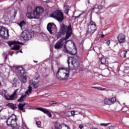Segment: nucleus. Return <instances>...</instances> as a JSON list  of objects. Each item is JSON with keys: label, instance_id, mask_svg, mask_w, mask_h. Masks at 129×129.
I'll return each mask as SVG.
<instances>
[{"label": "nucleus", "instance_id": "nucleus-1", "mask_svg": "<svg viewBox=\"0 0 129 129\" xmlns=\"http://www.w3.org/2000/svg\"><path fill=\"white\" fill-rule=\"evenodd\" d=\"M60 33L61 35H65V38H61L60 40L58 41L54 45V48L59 50L61 49L63 46H66V44L68 43V39L71 37L72 35V27L71 24L68 26H66L64 24L61 25Z\"/></svg>", "mask_w": 129, "mask_h": 129}, {"label": "nucleus", "instance_id": "nucleus-2", "mask_svg": "<svg viewBox=\"0 0 129 129\" xmlns=\"http://www.w3.org/2000/svg\"><path fill=\"white\" fill-rule=\"evenodd\" d=\"M18 118L15 114H13L7 120L6 123L8 126H12L13 129H19L20 125L17 124Z\"/></svg>", "mask_w": 129, "mask_h": 129}, {"label": "nucleus", "instance_id": "nucleus-3", "mask_svg": "<svg viewBox=\"0 0 129 129\" xmlns=\"http://www.w3.org/2000/svg\"><path fill=\"white\" fill-rule=\"evenodd\" d=\"M17 10H13L12 8H9L7 10V13H6L4 15L5 22H6V23H9L10 22V20H11V17H13V18L15 19L17 16Z\"/></svg>", "mask_w": 129, "mask_h": 129}, {"label": "nucleus", "instance_id": "nucleus-4", "mask_svg": "<svg viewBox=\"0 0 129 129\" xmlns=\"http://www.w3.org/2000/svg\"><path fill=\"white\" fill-rule=\"evenodd\" d=\"M68 43H69L70 46L64 45L63 51L66 52L71 55H76L77 53V48L73 47V42L72 41L68 40Z\"/></svg>", "mask_w": 129, "mask_h": 129}, {"label": "nucleus", "instance_id": "nucleus-5", "mask_svg": "<svg viewBox=\"0 0 129 129\" xmlns=\"http://www.w3.org/2000/svg\"><path fill=\"white\" fill-rule=\"evenodd\" d=\"M56 77L59 80H66L69 77V71L59 69L56 73Z\"/></svg>", "mask_w": 129, "mask_h": 129}, {"label": "nucleus", "instance_id": "nucleus-6", "mask_svg": "<svg viewBox=\"0 0 129 129\" xmlns=\"http://www.w3.org/2000/svg\"><path fill=\"white\" fill-rule=\"evenodd\" d=\"M50 16L51 18H53V19L56 20V21H58V22H59V23H62L64 20V15L63 14V12L60 10L54 11L50 15Z\"/></svg>", "mask_w": 129, "mask_h": 129}, {"label": "nucleus", "instance_id": "nucleus-7", "mask_svg": "<svg viewBox=\"0 0 129 129\" xmlns=\"http://www.w3.org/2000/svg\"><path fill=\"white\" fill-rule=\"evenodd\" d=\"M16 70L17 74L21 77V80L23 83H26L27 82V76H24L25 74V70L23 67L20 66H18L16 67Z\"/></svg>", "mask_w": 129, "mask_h": 129}, {"label": "nucleus", "instance_id": "nucleus-8", "mask_svg": "<svg viewBox=\"0 0 129 129\" xmlns=\"http://www.w3.org/2000/svg\"><path fill=\"white\" fill-rule=\"evenodd\" d=\"M33 33L30 32L29 30H25L21 35V39L22 41H29L30 39H31Z\"/></svg>", "mask_w": 129, "mask_h": 129}, {"label": "nucleus", "instance_id": "nucleus-9", "mask_svg": "<svg viewBox=\"0 0 129 129\" xmlns=\"http://www.w3.org/2000/svg\"><path fill=\"white\" fill-rule=\"evenodd\" d=\"M0 36L3 39H8L9 36V29L4 26H0Z\"/></svg>", "mask_w": 129, "mask_h": 129}, {"label": "nucleus", "instance_id": "nucleus-10", "mask_svg": "<svg viewBox=\"0 0 129 129\" xmlns=\"http://www.w3.org/2000/svg\"><path fill=\"white\" fill-rule=\"evenodd\" d=\"M33 90V88L31 85L28 87V90L25 92V94L23 95L18 100V102H23L26 98H27V95H30L32 94V91Z\"/></svg>", "mask_w": 129, "mask_h": 129}, {"label": "nucleus", "instance_id": "nucleus-11", "mask_svg": "<svg viewBox=\"0 0 129 129\" xmlns=\"http://www.w3.org/2000/svg\"><path fill=\"white\" fill-rule=\"evenodd\" d=\"M9 46L11 47L12 45H14V47L11 48V50H20V45L23 44V43H21L19 41H13L8 42Z\"/></svg>", "mask_w": 129, "mask_h": 129}, {"label": "nucleus", "instance_id": "nucleus-12", "mask_svg": "<svg viewBox=\"0 0 129 129\" xmlns=\"http://www.w3.org/2000/svg\"><path fill=\"white\" fill-rule=\"evenodd\" d=\"M34 11L36 17L38 18L44 13V9L42 7H37L35 9Z\"/></svg>", "mask_w": 129, "mask_h": 129}, {"label": "nucleus", "instance_id": "nucleus-13", "mask_svg": "<svg viewBox=\"0 0 129 129\" xmlns=\"http://www.w3.org/2000/svg\"><path fill=\"white\" fill-rule=\"evenodd\" d=\"M19 90V89L16 90L12 95L8 97L5 95V97H6L8 100H14V99H16L18 95H20V93H18Z\"/></svg>", "mask_w": 129, "mask_h": 129}, {"label": "nucleus", "instance_id": "nucleus-14", "mask_svg": "<svg viewBox=\"0 0 129 129\" xmlns=\"http://www.w3.org/2000/svg\"><path fill=\"white\" fill-rule=\"evenodd\" d=\"M56 28V25L53 23H49L47 24V29L51 35L53 34L54 29Z\"/></svg>", "mask_w": 129, "mask_h": 129}, {"label": "nucleus", "instance_id": "nucleus-15", "mask_svg": "<svg viewBox=\"0 0 129 129\" xmlns=\"http://www.w3.org/2000/svg\"><path fill=\"white\" fill-rule=\"evenodd\" d=\"M26 17L31 20V19H38L37 15H36V14L35 13V11H29V9H28V13L26 14Z\"/></svg>", "mask_w": 129, "mask_h": 129}, {"label": "nucleus", "instance_id": "nucleus-16", "mask_svg": "<svg viewBox=\"0 0 129 129\" xmlns=\"http://www.w3.org/2000/svg\"><path fill=\"white\" fill-rule=\"evenodd\" d=\"M117 40L120 44H123L125 42V36L123 34H120L117 37Z\"/></svg>", "mask_w": 129, "mask_h": 129}, {"label": "nucleus", "instance_id": "nucleus-17", "mask_svg": "<svg viewBox=\"0 0 129 129\" xmlns=\"http://www.w3.org/2000/svg\"><path fill=\"white\" fill-rule=\"evenodd\" d=\"M36 80H38V78L35 79L34 81L33 80L30 81V84H32L33 85L35 89H36V88H38V87H39L40 85V84H39L40 81H38L37 82L36 81Z\"/></svg>", "mask_w": 129, "mask_h": 129}, {"label": "nucleus", "instance_id": "nucleus-18", "mask_svg": "<svg viewBox=\"0 0 129 129\" xmlns=\"http://www.w3.org/2000/svg\"><path fill=\"white\" fill-rule=\"evenodd\" d=\"M36 109L37 110H40V111H42L43 112V113H45V114H47L48 116L49 117H52V114H51V112L49 111L46 109H44L43 108H36Z\"/></svg>", "mask_w": 129, "mask_h": 129}, {"label": "nucleus", "instance_id": "nucleus-19", "mask_svg": "<svg viewBox=\"0 0 129 129\" xmlns=\"http://www.w3.org/2000/svg\"><path fill=\"white\" fill-rule=\"evenodd\" d=\"M72 65H73L74 69H77L79 67V62L76 58H73Z\"/></svg>", "mask_w": 129, "mask_h": 129}, {"label": "nucleus", "instance_id": "nucleus-20", "mask_svg": "<svg viewBox=\"0 0 129 129\" xmlns=\"http://www.w3.org/2000/svg\"><path fill=\"white\" fill-rule=\"evenodd\" d=\"M7 106L9 107V108H11L13 110H16L17 109V104H13L12 103H9L7 104Z\"/></svg>", "mask_w": 129, "mask_h": 129}, {"label": "nucleus", "instance_id": "nucleus-21", "mask_svg": "<svg viewBox=\"0 0 129 129\" xmlns=\"http://www.w3.org/2000/svg\"><path fill=\"white\" fill-rule=\"evenodd\" d=\"M25 105H26L25 103L24 104L19 103L18 105V108L19 110L23 111V112H26V110L24 109V107H25Z\"/></svg>", "mask_w": 129, "mask_h": 129}, {"label": "nucleus", "instance_id": "nucleus-22", "mask_svg": "<svg viewBox=\"0 0 129 129\" xmlns=\"http://www.w3.org/2000/svg\"><path fill=\"white\" fill-rule=\"evenodd\" d=\"M54 127L56 129H61L63 128V125L59 123L58 122H56L54 123Z\"/></svg>", "mask_w": 129, "mask_h": 129}, {"label": "nucleus", "instance_id": "nucleus-23", "mask_svg": "<svg viewBox=\"0 0 129 129\" xmlns=\"http://www.w3.org/2000/svg\"><path fill=\"white\" fill-rule=\"evenodd\" d=\"M104 103L105 104L107 105H111V102L110 101V99L106 98L104 100Z\"/></svg>", "mask_w": 129, "mask_h": 129}, {"label": "nucleus", "instance_id": "nucleus-24", "mask_svg": "<svg viewBox=\"0 0 129 129\" xmlns=\"http://www.w3.org/2000/svg\"><path fill=\"white\" fill-rule=\"evenodd\" d=\"M40 38L42 39V40H48V36L45 34L42 33L40 35Z\"/></svg>", "mask_w": 129, "mask_h": 129}, {"label": "nucleus", "instance_id": "nucleus-25", "mask_svg": "<svg viewBox=\"0 0 129 129\" xmlns=\"http://www.w3.org/2000/svg\"><path fill=\"white\" fill-rule=\"evenodd\" d=\"M19 26H20L21 29H23V27H24L26 25V22L24 21H21L20 23L18 24Z\"/></svg>", "mask_w": 129, "mask_h": 129}, {"label": "nucleus", "instance_id": "nucleus-26", "mask_svg": "<svg viewBox=\"0 0 129 129\" xmlns=\"http://www.w3.org/2000/svg\"><path fill=\"white\" fill-rule=\"evenodd\" d=\"M101 64H107V61L106 60V58L104 57H102L101 59Z\"/></svg>", "mask_w": 129, "mask_h": 129}, {"label": "nucleus", "instance_id": "nucleus-27", "mask_svg": "<svg viewBox=\"0 0 129 129\" xmlns=\"http://www.w3.org/2000/svg\"><path fill=\"white\" fill-rule=\"evenodd\" d=\"M62 113L67 116H71V112L70 111H63Z\"/></svg>", "mask_w": 129, "mask_h": 129}, {"label": "nucleus", "instance_id": "nucleus-28", "mask_svg": "<svg viewBox=\"0 0 129 129\" xmlns=\"http://www.w3.org/2000/svg\"><path fill=\"white\" fill-rule=\"evenodd\" d=\"M62 129H71L69 125H67L66 124L63 123L62 124Z\"/></svg>", "mask_w": 129, "mask_h": 129}, {"label": "nucleus", "instance_id": "nucleus-29", "mask_svg": "<svg viewBox=\"0 0 129 129\" xmlns=\"http://www.w3.org/2000/svg\"><path fill=\"white\" fill-rule=\"evenodd\" d=\"M116 101V98H115V97H112L110 100L111 104H113Z\"/></svg>", "mask_w": 129, "mask_h": 129}, {"label": "nucleus", "instance_id": "nucleus-30", "mask_svg": "<svg viewBox=\"0 0 129 129\" xmlns=\"http://www.w3.org/2000/svg\"><path fill=\"white\" fill-rule=\"evenodd\" d=\"M90 26H93L94 27V28H96V24H95V22L91 21L90 22Z\"/></svg>", "mask_w": 129, "mask_h": 129}, {"label": "nucleus", "instance_id": "nucleus-31", "mask_svg": "<svg viewBox=\"0 0 129 129\" xmlns=\"http://www.w3.org/2000/svg\"><path fill=\"white\" fill-rule=\"evenodd\" d=\"M95 9H97V5H94L93 7L90 10V12L92 13V12H93Z\"/></svg>", "mask_w": 129, "mask_h": 129}, {"label": "nucleus", "instance_id": "nucleus-32", "mask_svg": "<svg viewBox=\"0 0 129 129\" xmlns=\"http://www.w3.org/2000/svg\"><path fill=\"white\" fill-rule=\"evenodd\" d=\"M109 124H110V123H101L100 124V125H103L104 126H107V125H109Z\"/></svg>", "mask_w": 129, "mask_h": 129}, {"label": "nucleus", "instance_id": "nucleus-33", "mask_svg": "<svg viewBox=\"0 0 129 129\" xmlns=\"http://www.w3.org/2000/svg\"><path fill=\"white\" fill-rule=\"evenodd\" d=\"M97 9L98 10H102V9H103V6L102 5H99L97 7Z\"/></svg>", "mask_w": 129, "mask_h": 129}, {"label": "nucleus", "instance_id": "nucleus-34", "mask_svg": "<svg viewBox=\"0 0 129 129\" xmlns=\"http://www.w3.org/2000/svg\"><path fill=\"white\" fill-rule=\"evenodd\" d=\"M75 112L76 111H72L71 112V116H74V115H75Z\"/></svg>", "mask_w": 129, "mask_h": 129}, {"label": "nucleus", "instance_id": "nucleus-35", "mask_svg": "<svg viewBox=\"0 0 129 129\" xmlns=\"http://www.w3.org/2000/svg\"><path fill=\"white\" fill-rule=\"evenodd\" d=\"M126 53H127V51H123V56L124 57V58H125V57H126Z\"/></svg>", "mask_w": 129, "mask_h": 129}, {"label": "nucleus", "instance_id": "nucleus-36", "mask_svg": "<svg viewBox=\"0 0 129 129\" xmlns=\"http://www.w3.org/2000/svg\"><path fill=\"white\" fill-rule=\"evenodd\" d=\"M82 16V14H79L78 16H75L74 18L75 19H78V18H80Z\"/></svg>", "mask_w": 129, "mask_h": 129}, {"label": "nucleus", "instance_id": "nucleus-37", "mask_svg": "<svg viewBox=\"0 0 129 129\" xmlns=\"http://www.w3.org/2000/svg\"><path fill=\"white\" fill-rule=\"evenodd\" d=\"M52 2V0H46V1H44L43 3H46V4H49V3H51Z\"/></svg>", "mask_w": 129, "mask_h": 129}, {"label": "nucleus", "instance_id": "nucleus-38", "mask_svg": "<svg viewBox=\"0 0 129 129\" xmlns=\"http://www.w3.org/2000/svg\"><path fill=\"white\" fill-rule=\"evenodd\" d=\"M69 12V9H66L64 11V13L65 14H66V15H68Z\"/></svg>", "mask_w": 129, "mask_h": 129}, {"label": "nucleus", "instance_id": "nucleus-39", "mask_svg": "<svg viewBox=\"0 0 129 129\" xmlns=\"http://www.w3.org/2000/svg\"><path fill=\"white\" fill-rule=\"evenodd\" d=\"M36 124L37 125H41V121H37L36 122Z\"/></svg>", "mask_w": 129, "mask_h": 129}, {"label": "nucleus", "instance_id": "nucleus-40", "mask_svg": "<svg viewBox=\"0 0 129 129\" xmlns=\"http://www.w3.org/2000/svg\"><path fill=\"white\" fill-rule=\"evenodd\" d=\"M56 103L57 102L56 101H52L50 102V104H56Z\"/></svg>", "mask_w": 129, "mask_h": 129}, {"label": "nucleus", "instance_id": "nucleus-41", "mask_svg": "<svg viewBox=\"0 0 129 129\" xmlns=\"http://www.w3.org/2000/svg\"><path fill=\"white\" fill-rule=\"evenodd\" d=\"M79 127V128L82 129L83 128V127H84V126L83 125V124H80Z\"/></svg>", "mask_w": 129, "mask_h": 129}, {"label": "nucleus", "instance_id": "nucleus-42", "mask_svg": "<svg viewBox=\"0 0 129 129\" xmlns=\"http://www.w3.org/2000/svg\"><path fill=\"white\" fill-rule=\"evenodd\" d=\"M107 45L109 46V44H110V40H108L106 42Z\"/></svg>", "mask_w": 129, "mask_h": 129}, {"label": "nucleus", "instance_id": "nucleus-43", "mask_svg": "<svg viewBox=\"0 0 129 129\" xmlns=\"http://www.w3.org/2000/svg\"><path fill=\"white\" fill-rule=\"evenodd\" d=\"M109 129H114V126L113 125H111L109 127Z\"/></svg>", "mask_w": 129, "mask_h": 129}, {"label": "nucleus", "instance_id": "nucleus-44", "mask_svg": "<svg viewBox=\"0 0 129 129\" xmlns=\"http://www.w3.org/2000/svg\"><path fill=\"white\" fill-rule=\"evenodd\" d=\"M67 63L69 65V67H70V65H69L70 64V61H69V58H68V60H67Z\"/></svg>", "mask_w": 129, "mask_h": 129}, {"label": "nucleus", "instance_id": "nucleus-45", "mask_svg": "<svg viewBox=\"0 0 129 129\" xmlns=\"http://www.w3.org/2000/svg\"><path fill=\"white\" fill-rule=\"evenodd\" d=\"M67 109H71V107L70 106H67Z\"/></svg>", "mask_w": 129, "mask_h": 129}, {"label": "nucleus", "instance_id": "nucleus-46", "mask_svg": "<svg viewBox=\"0 0 129 129\" xmlns=\"http://www.w3.org/2000/svg\"><path fill=\"white\" fill-rule=\"evenodd\" d=\"M11 2H13V3H16V2H17V1L18 0H10Z\"/></svg>", "mask_w": 129, "mask_h": 129}, {"label": "nucleus", "instance_id": "nucleus-47", "mask_svg": "<svg viewBox=\"0 0 129 129\" xmlns=\"http://www.w3.org/2000/svg\"><path fill=\"white\" fill-rule=\"evenodd\" d=\"M24 125H25V127L26 129H29V128L28 127V126H27L26 124H25Z\"/></svg>", "mask_w": 129, "mask_h": 129}, {"label": "nucleus", "instance_id": "nucleus-48", "mask_svg": "<svg viewBox=\"0 0 129 129\" xmlns=\"http://www.w3.org/2000/svg\"><path fill=\"white\" fill-rule=\"evenodd\" d=\"M19 52H20L21 53H23V51H22V50H20L19 51L16 52V54H18Z\"/></svg>", "mask_w": 129, "mask_h": 129}, {"label": "nucleus", "instance_id": "nucleus-49", "mask_svg": "<svg viewBox=\"0 0 129 129\" xmlns=\"http://www.w3.org/2000/svg\"><path fill=\"white\" fill-rule=\"evenodd\" d=\"M76 114H81V115H82V114L80 112H79V113H76Z\"/></svg>", "mask_w": 129, "mask_h": 129}, {"label": "nucleus", "instance_id": "nucleus-50", "mask_svg": "<svg viewBox=\"0 0 129 129\" xmlns=\"http://www.w3.org/2000/svg\"><path fill=\"white\" fill-rule=\"evenodd\" d=\"M85 13H86L85 11H82V13L81 14H82V15H83V14H85Z\"/></svg>", "mask_w": 129, "mask_h": 129}, {"label": "nucleus", "instance_id": "nucleus-51", "mask_svg": "<svg viewBox=\"0 0 129 129\" xmlns=\"http://www.w3.org/2000/svg\"><path fill=\"white\" fill-rule=\"evenodd\" d=\"M87 3H88V4H90V2H89V0H88Z\"/></svg>", "mask_w": 129, "mask_h": 129}, {"label": "nucleus", "instance_id": "nucleus-52", "mask_svg": "<svg viewBox=\"0 0 129 129\" xmlns=\"http://www.w3.org/2000/svg\"><path fill=\"white\" fill-rule=\"evenodd\" d=\"M4 92L5 93H7V90H5Z\"/></svg>", "mask_w": 129, "mask_h": 129}, {"label": "nucleus", "instance_id": "nucleus-53", "mask_svg": "<svg viewBox=\"0 0 129 129\" xmlns=\"http://www.w3.org/2000/svg\"><path fill=\"white\" fill-rule=\"evenodd\" d=\"M103 37H104V36L102 35L101 38H103Z\"/></svg>", "mask_w": 129, "mask_h": 129}, {"label": "nucleus", "instance_id": "nucleus-54", "mask_svg": "<svg viewBox=\"0 0 129 129\" xmlns=\"http://www.w3.org/2000/svg\"><path fill=\"white\" fill-rule=\"evenodd\" d=\"M126 69H129V67H126Z\"/></svg>", "mask_w": 129, "mask_h": 129}, {"label": "nucleus", "instance_id": "nucleus-55", "mask_svg": "<svg viewBox=\"0 0 129 129\" xmlns=\"http://www.w3.org/2000/svg\"><path fill=\"white\" fill-rule=\"evenodd\" d=\"M76 112H77V113H79V112L76 111Z\"/></svg>", "mask_w": 129, "mask_h": 129}, {"label": "nucleus", "instance_id": "nucleus-56", "mask_svg": "<svg viewBox=\"0 0 129 129\" xmlns=\"http://www.w3.org/2000/svg\"><path fill=\"white\" fill-rule=\"evenodd\" d=\"M83 116L84 117H85V116L84 115H83Z\"/></svg>", "mask_w": 129, "mask_h": 129}, {"label": "nucleus", "instance_id": "nucleus-57", "mask_svg": "<svg viewBox=\"0 0 129 129\" xmlns=\"http://www.w3.org/2000/svg\"><path fill=\"white\" fill-rule=\"evenodd\" d=\"M21 2H23V1H24V0H20Z\"/></svg>", "mask_w": 129, "mask_h": 129}, {"label": "nucleus", "instance_id": "nucleus-58", "mask_svg": "<svg viewBox=\"0 0 129 129\" xmlns=\"http://www.w3.org/2000/svg\"><path fill=\"white\" fill-rule=\"evenodd\" d=\"M2 111V110H0V112Z\"/></svg>", "mask_w": 129, "mask_h": 129}, {"label": "nucleus", "instance_id": "nucleus-59", "mask_svg": "<svg viewBox=\"0 0 129 129\" xmlns=\"http://www.w3.org/2000/svg\"><path fill=\"white\" fill-rule=\"evenodd\" d=\"M93 88H96V87H93Z\"/></svg>", "mask_w": 129, "mask_h": 129}, {"label": "nucleus", "instance_id": "nucleus-60", "mask_svg": "<svg viewBox=\"0 0 129 129\" xmlns=\"http://www.w3.org/2000/svg\"><path fill=\"white\" fill-rule=\"evenodd\" d=\"M95 31H96V29H95Z\"/></svg>", "mask_w": 129, "mask_h": 129}, {"label": "nucleus", "instance_id": "nucleus-61", "mask_svg": "<svg viewBox=\"0 0 129 129\" xmlns=\"http://www.w3.org/2000/svg\"><path fill=\"white\" fill-rule=\"evenodd\" d=\"M0 86H1V83H0Z\"/></svg>", "mask_w": 129, "mask_h": 129}]
</instances>
